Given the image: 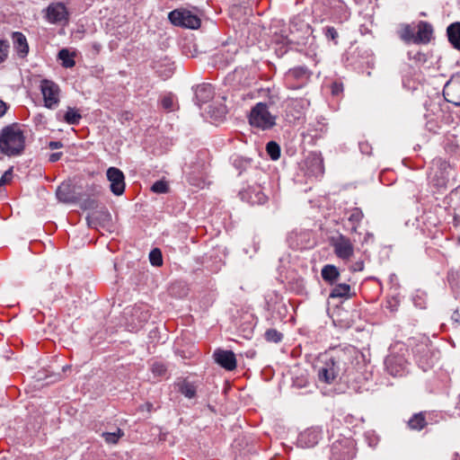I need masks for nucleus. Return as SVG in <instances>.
I'll return each mask as SVG.
<instances>
[{
  "mask_svg": "<svg viewBox=\"0 0 460 460\" xmlns=\"http://www.w3.org/2000/svg\"><path fill=\"white\" fill-rule=\"evenodd\" d=\"M348 355L343 351L334 354L326 353L322 358V366L318 367V379L325 384H332L338 376L347 371Z\"/></svg>",
  "mask_w": 460,
  "mask_h": 460,
  "instance_id": "1",
  "label": "nucleus"
},
{
  "mask_svg": "<svg viewBox=\"0 0 460 460\" xmlns=\"http://www.w3.org/2000/svg\"><path fill=\"white\" fill-rule=\"evenodd\" d=\"M25 146V137L17 124L4 127L0 133V150L8 156L20 155Z\"/></svg>",
  "mask_w": 460,
  "mask_h": 460,
  "instance_id": "2",
  "label": "nucleus"
},
{
  "mask_svg": "<svg viewBox=\"0 0 460 460\" xmlns=\"http://www.w3.org/2000/svg\"><path fill=\"white\" fill-rule=\"evenodd\" d=\"M276 116L270 112L266 103L258 102L250 111L249 123L254 128L268 130L276 125Z\"/></svg>",
  "mask_w": 460,
  "mask_h": 460,
  "instance_id": "3",
  "label": "nucleus"
},
{
  "mask_svg": "<svg viewBox=\"0 0 460 460\" xmlns=\"http://www.w3.org/2000/svg\"><path fill=\"white\" fill-rule=\"evenodd\" d=\"M335 255L342 261H349L354 255V244L350 239L341 234L331 239Z\"/></svg>",
  "mask_w": 460,
  "mask_h": 460,
  "instance_id": "4",
  "label": "nucleus"
},
{
  "mask_svg": "<svg viewBox=\"0 0 460 460\" xmlns=\"http://www.w3.org/2000/svg\"><path fill=\"white\" fill-rule=\"evenodd\" d=\"M170 22L176 25L189 29H197L200 26V20L186 10H174L169 13Z\"/></svg>",
  "mask_w": 460,
  "mask_h": 460,
  "instance_id": "5",
  "label": "nucleus"
},
{
  "mask_svg": "<svg viewBox=\"0 0 460 460\" xmlns=\"http://www.w3.org/2000/svg\"><path fill=\"white\" fill-rule=\"evenodd\" d=\"M40 91L43 95L45 106L53 109L59 103V86L53 81L44 79L40 82Z\"/></svg>",
  "mask_w": 460,
  "mask_h": 460,
  "instance_id": "6",
  "label": "nucleus"
},
{
  "mask_svg": "<svg viewBox=\"0 0 460 460\" xmlns=\"http://www.w3.org/2000/svg\"><path fill=\"white\" fill-rule=\"evenodd\" d=\"M46 20L53 24L66 23L68 21V12L62 3H52L46 9Z\"/></svg>",
  "mask_w": 460,
  "mask_h": 460,
  "instance_id": "7",
  "label": "nucleus"
},
{
  "mask_svg": "<svg viewBox=\"0 0 460 460\" xmlns=\"http://www.w3.org/2000/svg\"><path fill=\"white\" fill-rule=\"evenodd\" d=\"M445 99L456 106H460V75H453L443 90Z\"/></svg>",
  "mask_w": 460,
  "mask_h": 460,
  "instance_id": "8",
  "label": "nucleus"
},
{
  "mask_svg": "<svg viewBox=\"0 0 460 460\" xmlns=\"http://www.w3.org/2000/svg\"><path fill=\"white\" fill-rule=\"evenodd\" d=\"M106 174L111 182V192L117 196L123 194L125 190V177L123 172L116 167H110Z\"/></svg>",
  "mask_w": 460,
  "mask_h": 460,
  "instance_id": "9",
  "label": "nucleus"
},
{
  "mask_svg": "<svg viewBox=\"0 0 460 460\" xmlns=\"http://www.w3.org/2000/svg\"><path fill=\"white\" fill-rule=\"evenodd\" d=\"M385 364L388 373L394 376H402L406 367V360L394 354L386 357Z\"/></svg>",
  "mask_w": 460,
  "mask_h": 460,
  "instance_id": "10",
  "label": "nucleus"
},
{
  "mask_svg": "<svg viewBox=\"0 0 460 460\" xmlns=\"http://www.w3.org/2000/svg\"><path fill=\"white\" fill-rule=\"evenodd\" d=\"M215 361L226 370H234L236 367L234 353L231 350L217 349L214 352Z\"/></svg>",
  "mask_w": 460,
  "mask_h": 460,
  "instance_id": "11",
  "label": "nucleus"
},
{
  "mask_svg": "<svg viewBox=\"0 0 460 460\" xmlns=\"http://www.w3.org/2000/svg\"><path fill=\"white\" fill-rule=\"evenodd\" d=\"M321 438L318 430L311 429L299 435L298 441L302 447H311L316 445Z\"/></svg>",
  "mask_w": 460,
  "mask_h": 460,
  "instance_id": "12",
  "label": "nucleus"
},
{
  "mask_svg": "<svg viewBox=\"0 0 460 460\" xmlns=\"http://www.w3.org/2000/svg\"><path fill=\"white\" fill-rule=\"evenodd\" d=\"M432 27L427 22H420L418 24V31L415 35V43H427L432 36Z\"/></svg>",
  "mask_w": 460,
  "mask_h": 460,
  "instance_id": "13",
  "label": "nucleus"
},
{
  "mask_svg": "<svg viewBox=\"0 0 460 460\" xmlns=\"http://www.w3.org/2000/svg\"><path fill=\"white\" fill-rule=\"evenodd\" d=\"M13 40L14 48L20 56L24 57L29 52V46L25 36L21 32H13Z\"/></svg>",
  "mask_w": 460,
  "mask_h": 460,
  "instance_id": "14",
  "label": "nucleus"
},
{
  "mask_svg": "<svg viewBox=\"0 0 460 460\" xmlns=\"http://www.w3.org/2000/svg\"><path fill=\"white\" fill-rule=\"evenodd\" d=\"M450 43L460 50V22L450 24L447 30Z\"/></svg>",
  "mask_w": 460,
  "mask_h": 460,
  "instance_id": "15",
  "label": "nucleus"
},
{
  "mask_svg": "<svg viewBox=\"0 0 460 460\" xmlns=\"http://www.w3.org/2000/svg\"><path fill=\"white\" fill-rule=\"evenodd\" d=\"M321 275L324 281L332 284L339 279L340 272L336 266L327 264L322 269Z\"/></svg>",
  "mask_w": 460,
  "mask_h": 460,
  "instance_id": "16",
  "label": "nucleus"
},
{
  "mask_svg": "<svg viewBox=\"0 0 460 460\" xmlns=\"http://www.w3.org/2000/svg\"><path fill=\"white\" fill-rule=\"evenodd\" d=\"M56 195L58 200L64 203H70L75 199L68 184H61L56 191Z\"/></svg>",
  "mask_w": 460,
  "mask_h": 460,
  "instance_id": "17",
  "label": "nucleus"
},
{
  "mask_svg": "<svg viewBox=\"0 0 460 460\" xmlns=\"http://www.w3.org/2000/svg\"><path fill=\"white\" fill-rule=\"evenodd\" d=\"M309 78V74L305 68L303 67H296L294 69H291L288 72L286 75L287 81L289 83V81L293 79H302V80H307Z\"/></svg>",
  "mask_w": 460,
  "mask_h": 460,
  "instance_id": "18",
  "label": "nucleus"
},
{
  "mask_svg": "<svg viewBox=\"0 0 460 460\" xmlns=\"http://www.w3.org/2000/svg\"><path fill=\"white\" fill-rule=\"evenodd\" d=\"M178 386H179V391L185 397L191 399L195 396L196 387L193 384L183 380V381L178 383Z\"/></svg>",
  "mask_w": 460,
  "mask_h": 460,
  "instance_id": "19",
  "label": "nucleus"
},
{
  "mask_svg": "<svg viewBox=\"0 0 460 460\" xmlns=\"http://www.w3.org/2000/svg\"><path fill=\"white\" fill-rule=\"evenodd\" d=\"M399 37L405 42H414L415 34L414 30L410 24H402L398 31Z\"/></svg>",
  "mask_w": 460,
  "mask_h": 460,
  "instance_id": "20",
  "label": "nucleus"
},
{
  "mask_svg": "<svg viewBox=\"0 0 460 460\" xmlns=\"http://www.w3.org/2000/svg\"><path fill=\"white\" fill-rule=\"evenodd\" d=\"M124 436V432L120 429H117L113 432H102V437L104 438L107 444H117L119 439Z\"/></svg>",
  "mask_w": 460,
  "mask_h": 460,
  "instance_id": "21",
  "label": "nucleus"
},
{
  "mask_svg": "<svg viewBox=\"0 0 460 460\" xmlns=\"http://www.w3.org/2000/svg\"><path fill=\"white\" fill-rule=\"evenodd\" d=\"M362 218H363V213L359 208H355L351 209L349 217V221L352 224V227H351L352 232L357 231L358 226L360 221L362 220Z\"/></svg>",
  "mask_w": 460,
  "mask_h": 460,
  "instance_id": "22",
  "label": "nucleus"
},
{
  "mask_svg": "<svg viewBox=\"0 0 460 460\" xmlns=\"http://www.w3.org/2000/svg\"><path fill=\"white\" fill-rule=\"evenodd\" d=\"M409 427L411 429L420 430L423 429L426 425L425 418L422 413L414 414L408 422Z\"/></svg>",
  "mask_w": 460,
  "mask_h": 460,
  "instance_id": "23",
  "label": "nucleus"
},
{
  "mask_svg": "<svg viewBox=\"0 0 460 460\" xmlns=\"http://www.w3.org/2000/svg\"><path fill=\"white\" fill-rule=\"evenodd\" d=\"M64 119L70 125H76L81 119V114L75 109L69 107L64 116Z\"/></svg>",
  "mask_w": 460,
  "mask_h": 460,
  "instance_id": "24",
  "label": "nucleus"
},
{
  "mask_svg": "<svg viewBox=\"0 0 460 460\" xmlns=\"http://www.w3.org/2000/svg\"><path fill=\"white\" fill-rule=\"evenodd\" d=\"M350 291V286L348 284H339L333 288L331 292V297H342L349 295Z\"/></svg>",
  "mask_w": 460,
  "mask_h": 460,
  "instance_id": "25",
  "label": "nucleus"
},
{
  "mask_svg": "<svg viewBox=\"0 0 460 460\" xmlns=\"http://www.w3.org/2000/svg\"><path fill=\"white\" fill-rule=\"evenodd\" d=\"M58 58L62 60V64L65 67H72L75 66V60L67 49H61L58 52Z\"/></svg>",
  "mask_w": 460,
  "mask_h": 460,
  "instance_id": "26",
  "label": "nucleus"
},
{
  "mask_svg": "<svg viewBox=\"0 0 460 460\" xmlns=\"http://www.w3.org/2000/svg\"><path fill=\"white\" fill-rule=\"evenodd\" d=\"M266 150L270 158L274 161L278 160L280 156V147L274 142L270 141L267 144Z\"/></svg>",
  "mask_w": 460,
  "mask_h": 460,
  "instance_id": "27",
  "label": "nucleus"
},
{
  "mask_svg": "<svg viewBox=\"0 0 460 460\" xmlns=\"http://www.w3.org/2000/svg\"><path fill=\"white\" fill-rule=\"evenodd\" d=\"M264 336L268 341L275 343L280 342L283 338V334L275 329L267 330Z\"/></svg>",
  "mask_w": 460,
  "mask_h": 460,
  "instance_id": "28",
  "label": "nucleus"
},
{
  "mask_svg": "<svg viewBox=\"0 0 460 460\" xmlns=\"http://www.w3.org/2000/svg\"><path fill=\"white\" fill-rule=\"evenodd\" d=\"M149 260L152 265L161 266L163 264L161 251L158 248L152 250L149 253Z\"/></svg>",
  "mask_w": 460,
  "mask_h": 460,
  "instance_id": "29",
  "label": "nucleus"
},
{
  "mask_svg": "<svg viewBox=\"0 0 460 460\" xmlns=\"http://www.w3.org/2000/svg\"><path fill=\"white\" fill-rule=\"evenodd\" d=\"M151 190L155 193H166L169 187L167 182L164 181H157L152 185Z\"/></svg>",
  "mask_w": 460,
  "mask_h": 460,
  "instance_id": "30",
  "label": "nucleus"
},
{
  "mask_svg": "<svg viewBox=\"0 0 460 460\" xmlns=\"http://www.w3.org/2000/svg\"><path fill=\"white\" fill-rule=\"evenodd\" d=\"M152 372L156 376H163L166 373V367L162 363H154L152 366Z\"/></svg>",
  "mask_w": 460,
  "mask_h": 460,
  "instance_id": "31",
  "label": "nucleus"
},
{
  "mask_svg": "<svg viewBox=\"0 0 460 460\" xmlns=\"http://www.w3.org/2000/svg\"><path fill=\"white\" fill-rule=\"evenodd\" d=\"M8 44L4 41L0 40V63L4 62L8 55Z\"/></svg>",
  "mask_w": 460,
  "mask_h": 460,
  "instance_id": "32",
  "label": "nucleus"
},
{
  "mask_svg": "<svg viewBox=\"0 0 460 460\" xmlns=\"http://www.w3.org/2000/svg\"><path fill=\"white\" fill-rule=\"evenodd\" d=\"M162 106L167 111H172L173 107V99L172 96H164L162 99Z\"/></svg>",
  "mask_w": 460,
  "mask_h": 460,
  "instance_id": "33",
  "label": "nucleus"
},
{
  "mask_svg": "<svg viewBox=\"0 0 460 460\" xmlns=\"http://www.w3.org/2000/svg\"><path fill=\"white\" fill-rule=\"evenodd\" d=\"M13 177V168L8 169L0 179V188L9 182Z\"/></svg>",
  "mask_w": 460,
  "mask_h": 460,
  "instance_id": "34",
  "label": "nucleus"
},
{
  "mask_svg": "<svg viewBox=\"0 0 460 460\" xmlns=\"http://www.w3.org/2000/svg\"><path fill=\"white\" fill-rule=\"evenodd\" d=\"M325 35L332 40H336V39L338 38V32L333 27H328L326 29Z\"/></svg>",
  "mask_w": 460,
  "mask_h": 460,
  "instance_id": "35",
  "label": "nucleus"
},
{
  "mask_svg": "<svg viewBox=\"0 0 460 460\" xmlns=\"http://www.w3.org/2000/svg\"><path fill=\"white\" fill-rule=\"evenodd\" d=\"M350 270L351 271H361L363 270L364 269V262L362 261H358L356 262H354L351 266H350Z\"/></svg>",
  "mask_w": 460,
  "mask_h": 460,
  "instance_id": "36",
  "label": "nucleus"
},
{
  "mask_svg": "<svg viewBox=\"0 0 460 460\" xmlns=\"http://www.w3.org/2000/svg\"><path fill=\"white\" fill-rule=\"evenodd\" d=\"M62 156V153L61 152H58V153H53L49 155V162L51 163H55L57 161H58Z\"/></svg>",
  "mask_w": 460,
  "mask_h": 460,
  "instance_id": "37",
  "label": "nucleus"
},
{
  "mask_svg": "<svg viewBox=\"0 0 460 460\" xmlns=\"http://www.w3.org/2000/svg\"><path fill=\"white\" fill-rule=\"evenodd\" d=\"M49 146L50 149H58L63 147V144L60 141H50Z\"/></svg>",
  "mask_w": 460,
  "mask_h": 460,
  "instance_id": "38",
  "label": "nucleus"
},
{
  "mask_svg": "<svg viewBox=\"0 0 460 460\" xmlns=\"http://www.w3.org/2000/svg\"><path fill=\"white\" fill-rule=\"evenodd\" d=\"M7 111V104L0 100V118L3 117Z\"/></svg>",
  "mask_w": 460,
  "mask_h": 460,
  "instance_id": "39",
  "label": "nucleus"
},
{
  "mask_svg": "<svg viewBox=\"0 0 460 460\" xmlns=\"http://www.w3.org/2000/svg\"><path fill=\"white\" fill-rule=\"evenodd\" d=\"M200 92H204V93H207L208 92V94H207V97H210V88L209 87H207V86H200L199 87L198 89V94L200 93Z\"/></svg>",
  "mask_w": 460,
  "mask_h": 460,
  "instance_id": "40",
  "label": "nucleus"
},
{
  "mask_svg": "<svg viewBox=\"0 0 460 460\" xmlns=\"http://www.w3.org/2000/svg\"><path fill=\"white\" fill-rule=\"evenodd\" d=\"M247 357L253 358L255 355V351H248L246 353Z\"/></svg>",
  "mask_w": 460,
  "mask_h": 460,
  "instance_id": "41",
  "label": "nucleus"
},
{
  "mask_svg": "<svg viewBox=\"0 0 460 460\" xmlns=\"http://www.w3.org/2000/svg\"><path fill=\"white\" fill-rule=\"evenodd\" d=\"M332 323H333V324H334L335 326H340V325H341V324H340L337 321H335L334 319H333Z\"/></svg>",
  "mask_w": 460,
  "mask_h": 460,
  "instance_id": "42",
  "label": "nucleus"
},
{
  "mask_svg": "<svg viewBox=\"0 0 460 460\" xmlns=\"http://www.w3.org/2000/svg\"><path fill=\"white\" fill-rule=\"evenodd\" d=\"M66 368H69V367L68 366L64 367L63 370L65 371Z\"/></svg>",
  "mask_w": 460,
  "mask_h": 460,
  "instance_id": "43",
  "label": "nucleus"
},
{
  "mask_svg": "<svg viewBox=\"0 0 460 460\" xmlns=\"http://www.w3.org/2000/svg\"><path fill=\"white\" fill-rule=\"evenodd\" d=\"M301 85H297L296 87H294L295 88H300ZM290 88H293V86H289Z\"/></svg>",
  "mask_w": 460,
  "mask_h": 460,
  "instance_id": "44",
  "label": "nucleus"
},
{
  "mask_svg": "<svg viewBox=\"0 0 460 460\" xmlns=\"http://www.w3.org/2000/svg\"><path fill=\"white\" fill-rule=\"evenodd\" d=\"M105 216H106L107 217H111L109 213H106V214H105Z\"/></svg>",
  "mask_w": 460,
  "mask_h": 460,
  "instance_id": "45",
  "label": "nucleus"
}]
</instances>
